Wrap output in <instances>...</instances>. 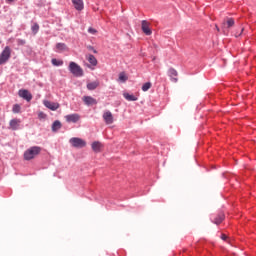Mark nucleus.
Segmentation results:
<instances>
[{
    "mask_svg": "<svg viewBox=\"0 0 256 256\" xmlns=\"http://www.w3.org/2000/svg\"><path fill=\"white\" fill-rule=\"evenodd\" d=\"M39 153H41V147L39 146L30 147L24 152V159L25 161H31V159H35V157H37Z\"/></svg>",
    "mask_w": 256,
    "mask_h": 256,
    "instance_id": "1",
    "label": "nucleus"
},
{
    "mask_svg": "<svg viewBox=\"0 0 256 256\" xmlns=\"http://www.w3.org/2000/svg\"><path fill=\"white\" fill-rule=\"evenodd\" d=\"M69 71L72 73V75H74V77H83L84 75L83 68H81V66L75 62H70Z\"/></svg>",
    "mask_w": 256,
    "mask_h": 256,
    "instance_id": "2",
    "label": "nucleus"
},
{
    "mask_svg": "<svg viewBox=\"0 0 256 256\" xmlns=\"http://www.w3.org/2000/svg\"><path fill=\"white\" fill-rule=\"evenodd\" d=\"M234 26H235V19L233 18L224 19L221 26V29L224 35H227V33H229V29Z\"/></svg>",
    "mask_w": 256,
    "mask_h": 256,
    "instance_id": "3",
    "label": "nucleus"
},
{
    "mask_svg": "<svg viewBox=\"0 0 256 256\" xmlns=\"http://www.w3.org/2000/svg\"><path fill=\"white\" fill-rule=\"evenodd\" d=\"M70 145L75 147L76 149H83V147H87V142L81 138L73 137L69 140Z\"/></svg>",
    "mask_w": 256,
    "mask_h": 256,
    "instance_id": "4",
    "label": "nucleus"
},
{
    "mask_svg": "<svg viewBox=\"0 0 256 256\" xmlns=\"http://www.w3.org/2000/svg\"><path fill=\"white\" fill-rule=\"evenodd\" d=\"M11 59V48L6 46L0 54V65H5Z\"/></svg>",
    "mask_w": 256,
    "mask_h": 256,
    "instance_id": "5",
    "label": "nucleus"
},
{
    "mask_svg": "<svg viewBox=\"0 0 256 256\" xmlns=\"http://www.w3.org/2000/svg\"><path fill=\"white\" fill-rule=\"evenodd\" d=\"M18 95L19 97H21L22 99H25V101H28V102L31 101V99H33V95L27 89L19 90Z\"/></svg>",
    "mask_w": 256,
    "mask_h": 256,
    "instance_id": "6",
    "label": "nucleus"
},
{
    "mask_svg": "<svg viewBox=\"0 0 256 256\" xmlns=\"http://www.w3.org/2000/svg\"><path fill=\"white\" fill-rule=\"evenodd\" d=\"M102 117L106 125H113V122L115 121V119L113 118V113H111V111H105Z\"/></svg>",
    "mask_w": 256,
    "mask_h": 256,
    "instance_id": "7",
    "label": "nucleus"
},
{
    "mask_svg": "<svg viewBox=\"0 0 256 256\" xmlns=\"http://www.w3.org/2000/svg\"><path fill=\"white\" fill-rule=\"evenodd\" d=\"M43 105L47 107V109H50V111H57L61 105L57 102H51L49 100H44Z\"/></svg>",
    "mask_w": 256,
    "mask_h": 256,
    "instance_id": "8",
    "label": "nucleus"
},
{
    "mask_svg": "<svg viewBox=\"0 0 256 256\" xmlns=\"http://www.w3.org/2000/svg\"><path fill=\"white\" fill-rule=\"evenodd\" d=\"M81 119V116L77 113L69 114L65 116L67 123H77Z\"/></svg>",
    "mask_w": 256,
    "mask_h": 256,
    "instance_id": "9",
    "label": "nucleus"
},
{
    "mask_svg": "<svg viewBox=\"0 0 256 256\" xmlns=\"http://www.w3.org/2000/svg\"><path fill=\"white\" fill-rule=\"evenodd\" d=\"M82 101L85 103V105H87L88 107H90L91 105H97V99L91 97V96H84L82 98Z\"/></svg>",
    "mask_w": 256,
    "mask_h": 256,
    "instance_id": "10",
    "label": "nucleus"
},
{
    "mask_svg": "<svg viewBox=\"0 0 256 256\" xmlns=\"http://www.w3.org/2000/svg\"><path fill=\"white\" fill-rule=\"evenodd\" d=\"M178 75L179 74L177 73V70H175V68L168 69V76L171 78V81L173 83H177V81H179V79H177Z\"/></svg>",
    "mask_w": 256,
    "mask_h": 256,
    "instance_id": "11",
    "label": "nucleus"
},
{
    "mask_svg": "<svg viewBox=\"0 0 256 256\" xmlns=\"http://www.w3.org/2000/svg\"><path fill=\"white\" fill-rule=\"evenodd\" d=\"M9 125H10V129H12V131H17V129H19V126L21 125V120L15 118V119H12L10 122H9Z\"/></svg>",
    "mask_w": 256,
    "mask_h": 256,
    "instance_id": "12",
    "label": "nucleus"
},
{
    "mask_svg": "<svg viewBox=\"0 0 256 256\" xmlns=\"http://www.w3.org/2000/svg\"><path fill=\"white\" fill-rule=\"evenodd\" d=\"M142 31L145 35H152L153 31H151V28L149 27V22L146 20L142 21Z\"/></svg>",
    "mask_w": 256,
    "mask_h": 256,
    "instance_id": "13",
    "label": "nucleus"
},
{
    "mask_svg": "<svg viewBox=\"0 0 256 256\" xmlns=\"http://www.w3.org/2000/svg\"><path fill=\"white\" fill-rule=\"evenodd\" d=\"M72 3L77 11H83V0H72Z\"/></svg>",
    "mask_w": 256,
    "mask_h": 256,
    "instance_id": "14",
    "label": "nucleus"
},
{
    "mask_svg": "<svg viewBox=\"0 0 256 256\" xmlns=\"http://www.w3.org/2000/svg\"><path fill=\"white\" fill-rule=\"evenodd\" d=\"M103 147V144L101 142H93L92 143V150L95 153H101V148Z\"/></svg>",
    "mask_w": 256,
    "mask_h": 256,
    "instance_id": "15",
    "label": "nucleus"
},
{
    "mask_svg": "<svg viewBox=\"0 0 256 256\" xmlns=\"http://www.w3.org/2000/svg\"><path fill=\"white\" fill-rule=\"evenodd\" d=\"M99 87V81L89 82L87 84L88 91H95Z\"/></svg>",
    "mask_w": 256,
    "mask_h": 256,
    "instance_id": "16",
    "label": "nucleus"
},
{
    "mask_svg": "<svg viewBox=\"0 0 256 256\" xmlns=\"http://www.w3.org/2000/svg\"><path fill=\"white\" fill-rule=\"evenodd\" d=\"M225 219V214L220 213L216 216V218L214 219V223L215 225H221V223H223V220Z\"/></svg>",
    "mask_w": 256,
    "mask_h": 256,
    "instance_id": "17",
    "label": "nucleus"
},
{
    "mask_svg": "<svg viewBox=\"0 0 256 256\" xmlns=\"http://www.w3.org/2000/svg\"><path fill=\"white\" fill-rule=\"evenodd\" d=\"M86 59L89 61L90 65H93V67H96V65H97V58H95L93 56V54H89L88 56H86Z\"/></svg>",
    "mask_w": 256,
    "mask_h": 256,
    "instance_id": "18",
    "label": "nucleus"
},
{
    "mask_svg": "<svg viewBox=\"0 0 256 256\" xmlns=\"http://www.w3.org/2000/svg\"><path fill=\"white\" fill-rule=\"evenodd\" d=\"M123 97H124V99H126V101H137L138 100L137 96H135L133 94H129L127 92H125L123 94Z\"/></svg>",
    "mask_w": 256,
    "mask_h": 256,
    "instance_id": "19",
    "label": "nucleus"
},
{
    "mask_svg": "<svg viewBox=\"0 0 256 256\" xmlns=\"http://www.w3.org/2000/svg\"><path fill=\"white\" fill-rule=\"evenodd\" d=\"M56 49L58 53H61V51H67V45L65 43H58L56 44Z\"/></svg>",
    "mask_w": 256,
    "mask_h": 256,
    "instance_id": "20",
    "label": "nucleus"
},
{
    "mask_svg": "<svg viewBox=\"0 0 256 256\" xmlns=\"http://www.w3.org/2000/svg\"><path fill=\"white\" fill-rule=\"evenodd\" d=\"M128 79H129V77L127 76V74L125 72H121L119 74L118 81H120L121 83H125V81H127Z\"/></svg>",
    "mask_w": 256,
    "mask_h": 256,
    "instance_id": "21",
    "label": "nucleus"
},
{
    "mask_svg": "<svg viewBox=\"0 0 256 256\" xmlns=\"http://www.w3.org/2000/svg\"><path fill=\"white\" fill-rule=\"evenodd\" d=\"M60 128L61 122L59 120L54 121V123L52 124V131H59Z\"/></svg>",
    "mask_w": 256,
    "mask_h": 256,
    "instance_id": "22",
    "label": "nucleus"
},
{
    "mask_svg": "<svg viewBox=\"0 0 256 256\" xmlns=\"http://www.w3.org/2000/svg\"><path fill=\"white\" fill-rule=\"evenodd\" d=\"M52 65L55 67H61L63 65V60H57L56 58L52 59Z\"/></svg>",
    "mask_w": 256,
    "mask_h": 256,
    "instance_id": "23",
    "label": "nucleus"
},
{
    "mask_svg": "<svg viewBox=\"0 0 256 256\" xmlns=\"http://www.w3.org/2000/svg\"><path fill=\"white\" fill-rule=\"evenodd\" d=\"M148 89H151V82H146L142 86V91L146 92Z\"/></svg>",
    "mask_w": 256,
    "mask_h": 256,
    "instance_id": "24",
    "label": "nucleus"
},
{
    "mask_svg": "<svg viewBox=\"0 0 256 256\" xmlns=\"http://www.w3.org/2000/svg\"><path fill=\"white\" fill-rule=\"evenodd\" d=\"M13 113H20L21 112V106L19 104H15L12 108Z\"/></svg>",
    "mask_w": 256,
    "mask_h": 256,
    "instance_id": "25",
    "label": "nucleus"
},
{
    "mask_svg": "<svg viewBox=\"0 0 256 256\" xmlns=\"http://www.w3.org/2000/svg\"><path fill=\"white\" fill-rule=\"evenodd\" d=\"M33 33H37L39 31V24L35 23L32 26Z\"/></svg>",
    "mask_w": 256,
    "mask_h": 256,
    "instance_id": "26",
    "label": "nucleus"
},
{
    "mask_svg": "<svg viewBox=\"0 0 256 256\" xmlns=\"http://www.w3.org/2000/svg\"><path fill=\"white\" fill-rule=\"evenodd\" d=\"M88 33L91 35H97V29L90 27L88 28Z\"/></svg>",
    "mask_w": 256,
    "mask_h": 256,
    "instance_id": "27",
    "label": "nucleus"
},
{
    "mask_svg": "<svg viewBox=\"0 0 256 256\" xmlns=\"http://www.w3.org/2000/svg\"><path fill=\"white\" fill-rule=\"evenodd\" d=\"M39 119H47V114H44L43 112L38 113Z\"/></svg>",
    "mask_w": 256,
    "mask_h": 256,
    "instance_id": "28",
    "label": "nucleus"
},
{
    "mask_svg": "<svg viewBox=\"0 0 256 256\" xmlns=\"http://www.w3.org/2000/svg\"><path fill=\"white\" fill-rule=\"evenodd\" d=\"M221 239H222L223 241H226V240H227V235L222 234V235H221Z\"/></svg>",
    "mask_w": 256,
    "mask_h": 256,
    "instance_id": "29",
    "label": "nucleus"
},
{
    "mask_svg": "<svg viewBox=\"0 0 256 256\" xmlns=\"http://www.w3.org/2000/svg\"><path fill=\"white\" fill-rule=\"evenodd\" d=\"M241 33H243V28L241 29ZM241 33L240 34H236L235 37H241Z\"/></svg>",
    "mask_w": 256,
    "mask_h": 256,
    "instance_id": "30",
    "label": "nucleus"
},
{
    "mask_svg": "<svg viewBox=\"0 0 256 256\" xmlns=\"http://www.w3.org/2000/svg\"><path fill=\"white\" fill-rule=\"evenodd\" d=\"M216 31H221V29L219 28V26L215 25Z\"/></svg>",
    "mask_w": 256,
    "mask_h": 256,
    "instance_id": "31",
    "label": "nucleus"
},
{
    "mask_svg": "<svg viewBox=\"0 0 256 256\" xmlns=\"http://www.w3.org/2000/svg\"><path fill=\"white\" fill-rule=\"evenodd\" d=\"M7 3H13L15 0H6Z\"/></svg>",
    "mask_w": 256,
    "mask_h": 256,
    "instance_id": "32",
    "label": "nucleus"
},
{
    "mask_svg": "<svg viewBox=\"0 0 256 256\" xmlns=\"http://www.w3.org/2000/svg\"><path fill=\"white\" fill-rule=\"evenodd\" d=\"M93 53H97V50L93 49Z\"/></svg>",
    "mask_w": 256,
    "mask_h": 256,
    "instance_id": "33",
    "label": "nucleus"
}]
</instances>
